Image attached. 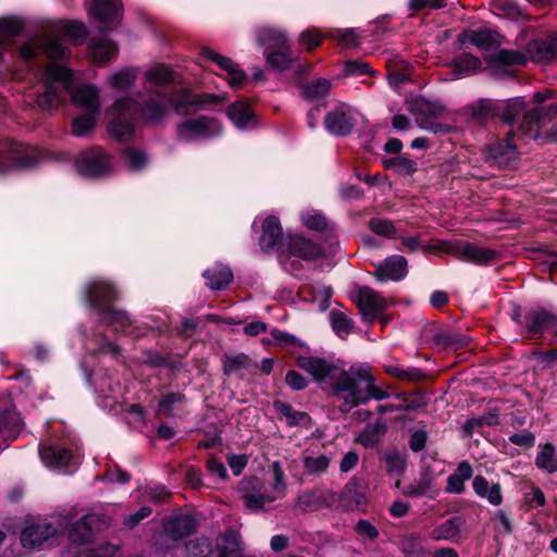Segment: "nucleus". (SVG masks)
Masks as SVG:
<instances>
[{
	"label": "nucleus",
	"instance_id": "obj_42",
	"mask_svg": "<svg viewBox=\"0 0 557 557\" xmlns=\"http://www.w3.org/2000/svg\"><path fill=\"white\" fill-rule=\"evenodd\" d=\"M64 557H120L119 549L110 544L99 547H74V550L69 549Z\"/></svg>",
	"mask_w": 557,
	"mask_h": 557
},
{
	"label": "nucleus",
	"instance_id": "obj_9",
	"mask_svg": "<svg viewBox=\"0 0 557 557\" xmlns=\"http://www.w3.org/2000/svg\"><path fill=\"white\" fill-rule=\"evenodd\" d=\"M77 171L84 176H100L112 169L111 158L100 148L81 153L75 162Z\"/></svg>",
	"mask_w": 557,
	"mask_h": 557
},
{
	"label": "nucleus",
	"instance_id": "obj_53",
	"mask_svg": "<svg viewBox=\"0 0 557 557\" xmlns=\"http://www.w3.org/2000/svg\"><path fill=\"white\" fill-rule=\"evenodd\" d=\"M188 557H207L212 552L211 543L206 537L189 541L186 545Z\"/></svg>",
	"mask_w": 557,
	"mask_h": 557
},
{
	"label": "nucleus",
	"instance_id": "obj_49",
	"mask_svg": "<svg viewBox=\"0 0 557 557\" xmlns=\"http://www.w3.org/2000/svg\"><path fill=\"white\" fill-rule=\"evenodd\" d=\"M146 82L154 86H164L174 79V73L168 66L156 65L145 74Z\"/></svg>",
	"mask_w": 557,
	"mask_h": 557
},
{
	"label": "nucleus",
	"instance_id": "obj_43",
	"mask_svg": "<svg viewBox=\"0 0 557 557\" xmlns=\"http://www.w3.org/2000/svg\"><path fill=\"white\" fill-rule=\"evenodd\" d=\"M333 331L342 338L348 336L354 327L352 320L343 310L333 309L330 314Z\"/></svg>",
	"mask_w": 557,
	"mask_h": 557
},
{
	"label": "nucleus",
	"instance_id": "obj_20",
	"mask_svg": "<svg viewBox=\"0 0 557 557\" xmlns=\"http://www.w3.org/2000/svg\"><path fill=\"white\" fill-rule=\"evenodd\" d=\"M460 41L471 44L483 50H492L500 46V35L490 28L468 29L460 35Z\"/></svg>",
	"mask_w": 557,
	"mask_h": 557
},
{
	"label": "nucleus",
	"instance_id": "obj_35",
	"mask_svg": "<svg viewBox=\"0 0 557 557\" xmlns=\"http://www.w3.org/2000/svg\"><path fill=\"white\" fill-rule=\"evenodd\" d=\"M334 494L330 491H309L298 496L296 505L302 510H317L327 506Z\"/></svg>",
	"mask_w": 557,
	"mask_h": 557
},
{
	"label": "nucleus",
	"instance_id": "obj_11",
	"mask_svg": "<svg viewBox=\"0 0 557 557\" xmlns=\"http://www.w3.org/2000/svg\"><path fill=\"white\" fill-rule=\"evenodd\" d=\"M355 114L356 112L350 106L342 103L326 114L325 127L334 135L346 136L354 128Z\"/></svg>",
	"mask_w": 557,
	"mask_h": 557
},
{
	"label": "nucleus",
	"instance_id": "obj_64",
	"mask_svg": "<svg viewBox=\"0 0 557 557\" xmlns=\"http://www.w3.org/2000/svg\"><path fill=\"white\" fill-rule=\"evenodd\" d=\"M494 528L500 535H508L512 532V527L508 515L504 510H497L493 517Z\"/></svg>",
	"mask_w": 557,
	"mask_h": 557
},
{
	"label": "nucleus",
	"instance_id": "obj_23",
	"mask_svg": "<svg viewBox=\"0 0 557 557\" xmlns=\"http://www.w3.org/2000/svg\"><path fill=\"white\" fill-rule=\"evenodd\" d=\"M101 524L102 521L99 515H86L72 525L69 537L75 544L88 542L94 532L100 530Z\"/></svg>",
	"mask_w": 557,
	"mask_h": 557
},
{
	"label": "nucleus",
	"instance_id": "obj_46",
	"mask_svg": "<svg viewBox=\"0 0 557 557\" xmlns=\"http://www.w3.org/2000/svg\"><path fill=\"white\" fill-rule=\"evenodd\" d=\"M332 88L331 81L317 78L302 86V96L308 100H315L325 97Z\"/></svg>",
	"mask_w": 557,
	"mask_h": 557
},
{
	"label": "nucleus",
	"instance_id": "obj_4",
	"mask_svg": "<svg viewBox=\"0 0 557 557\" xmlns=\"http://www.w3.org/2000/svg\"><path fill=\"white\" fill-rule=\"evenodd\" d=\"M88 304L104 313L103 320L113 326L114 331H124L129 325V319L122 311L112 310L111 302L116 296L114 287L106 281H94L85 290Z\"/></svg>",
	"mask_w": 557,
	"mask_h": 557
},
{
	"label": "nucleus",
	"instance_id": "obj_32",
	"mask_svg": "<svg viewBox=\"0 0 557 557\" xmlns=\"http://www.w3.org/2000/svg\"><path fill=\"white\" fill-rule=\"evenodd\" d=\"M437 110L432 108L429 103H422L419 111L416 114V122L418 126L428 132L436 133H448L450 127L443 125L435 120Z\"/></svg>",
	"mask_w": 557,
	"mask_h": 557
},
{
	"label": "nucleus",
	"instance_id": "obj_36",
	"mask_svg": "<svg viewBox=\"0 0 557 557\" xmlns=\"http://www.w3.org/2000/svg\"><path fill=\"white\" fill-rule=\"evenodd\" d=\"M473 470L468 461H462L456 471L447 478L445 491L451 494H461L465 491V483L471 479Z\"/></svg>",
	"mask_w": 557,
	"mask_h": 557
},
{
	"label": "nucleus",
	"instance_id": "obj_54",
	"mask_svg": "<svg viewBox=\"0 0 557 557\" xmlns=\"http://www.w3.org/2000/svg\"><path fill=\"white\" fill-rule=\"evenodd\" d=\"M268 64L278 71H284L289 67L292 57L288 53L287 47L278 49L267 54Z\"/></svg>",
	"mask_w": 557,
	"mask_h": 557
},
{
	"label": "nucleus",
	"instance_id": "obj_10",
	"mask_svg": "<svg viewBox=\"0 0 557 557\" xmlns=\"http://www.w3.org/2000/svg\"><path fill=\"white\" fill-rule=\"evenodd\" d=\"M224 101L223 97L203 94L195 95L187 89H183L166 96V104L173 108L175 111L181 112L189 108L202 109L211 103H218Z\"/></svg>",
	"mask_w": 557,
	"mask_h": 557
},
{
	"label": "nucleus",
	"instance_id": "obj_7",
	"mask_svg": "<svg viewBox=\"0 0 557 557\" xmlns=\"http://www.w3.org/2000/svg\"><path fill=\"white\" fill-rule=\"evenodd\" d=\"M177 136L183 141L210 138L222 132L220 122L209 116L186 119L177 124Z\"/></svg>",
	"mask_w": 557,
	"mask_h": 557
},
{
	"label": "nucleus",
	"instance_id": "obj_58",
	"mask_svg": "<svg viewBox=\"0 0 557 557\" xmlns=\"http://www.w3.org/2000/svg\"><path fill=\"white\" fill-rule=\"evenodd\" d=\"M249 359L246 355L240 354L236 356L226 357L223 361V371L225 374H233L242 369L247 368Z\"/></svg>",
	"mask_w": 557,
	"mask_h": 557
},
{
	"label": "nucleus",
	"instance_id": "obj_37",
	"mask_svg": "<svg viewBox=\"0 0 557 557\" xmlns=\"http://www.w3.org/2000/svg\"><path fill=\"white\" fill-rule=\"evenodd\" d=\"M257 41L268 49H285L287 38L286 35L273 27H261L257 30Z\"/></svg>",
	"mask_w": 557,
	"mask_h": 557
},
{
	"label": "nucleus",
	"instance_id": "obj_41",
	"mask_svg": "<svg viewBox=\"0 0 557 557\" xmlns=\"http://www.w3.org/2000/svg\"><path fill=\"white\" fill-rule=\"evenodd\" d=\"M207 280V285L211 289H222L227 286L233 280V273L226 265H216L213 269L207 270L203 273Z\"/></svg>",
	"mask_w": 557,
	"mask_h": 557
},
{
	"label": "nucleus",
	"instance_id": "obj_29",
	"mask_svg": "<svg viewBox=\"0 0 557 557\" xmlns=\"http://www.w3.org/2000/svg\"><path fill=\"white\" fill-rule=\"evenodd\" d=\"M301 461L307 474L320 475L329 470L332 462V455L306 449L301 454Z\"/></svg>",
	"mask_w": 557,
	"mask_h": 557
},
{
	"label": "nucleus",
	"instance_id": "obj_1",
	"mask_svg": "<svg viewBox=\"0 0 557 557\" xmlns=\"http://www.w3.org/2000/svg\"><path fill=\"white\" fill-rule=\"evenodd\" d=\"M297 366L320 383L330 396L341 401L339 410L345 413L370 399L383 400L389 396L375 385V379L366 366L345 370L325 358L313 356L298 357Z\"/></svg>",
	"mask_w": 557,
	"mask_h": 557
},
{
	"label": "nucleus",
	"instance_id": "obj_45",
	"mask_svg": "<svg viewBox=\"0 0 557 557\" xmlns=\"http://www.w3.org/2000/svg\"><path fill=\"white\" fill-rule=\"evenodd\" d=\"M547 111V108H535L528 113H525L522 124L520 125V129L522 134L536 139L540 137L537 123L544 115V111Z\"/></svg>",
	"mask_w": 557,
	"mask_h": 557
},
{
	"label": "nucleus",
	"instance_id": "obj_8",
	"mask_svg": "<svg viewBox=\"0 0 557 557\" xmlns=\"http://www.w3.org/2000/svg\"><path fill=\"white\" fill-rule=\"evenodd\" d=\"M523 108L524 101L522 98H513L508 101L483 99L478 102L472 115L476 120L499 115L506 123H511Z\"/></svg>",
	"mask_w": 557,
	"mask_h": 557
},
{
	"label": "nucleus",
	"instance_id": "obj_31",
	"mask_svg": "<svg viewBox=\"0 0 557 557\" xmlns=\"http://www.w3.org/2000/svg\"><path fill=\"white\" fill-rule=\"evenodd\" d=\"M90 51L94 62L102 65L117 54V46L106 36L96 37L90 44Z\"/></svg>",
	"mask_w": 557,
	"mask_h": 557
},
{
	"label": "nucleus",
	"instance_id": "obj_59",
	"mask_svg": "<svg viewBox=\"0 0 557 557\" xmlns=\"http://www.w3.org/2000/svg\"><path fill=\"white\" fill-rule=\"evenodd\" d=\"M302 224L311 230L320 231L327 226L325 216L317 211H307L301 214Z\"/></svg>",
	"mask_w": 557,
	"mask_h": 557
},
{
	"label": "nucleus",
	"instance_id": "obj_40",
	"mask_svg": "<svg viewBox=\"0 0 557 557\" xmlns=\"http://www.w3.org/2000/svg\"><path fill=\"white\" fill-rule=\"evenodd\" d=\"M490 158L500 166H509L517 159L516 146L508 138L506 143L494 145L488 150Z\"/></svg>",
	"mask_w": 557,
	"mask_h": 557
},
{
	"label": "nucleus",
	"instance_id": "obj_6",
	"mask_svg": "<svg viewBox=\"0 0 557 557\" xmlns=\"http://www.w3.org/2000/svg\"><path fill=\"white\" fill-rule=\"evenodd\" d=\"M136 100L125 97L116 100L111 108L113 120L109 123L108 129L119 140H126L133 134L131 119L137 116Z\"/></svg>",
	"mask_w": 557,
	"mask_h": 557
},
{
	"label": "nucleus",
	"instance_id": "obj_24",
	"mask_svg": "<svg viewBox=\"0 0 557 557\" xmlns=\"http://www.w3.org/2000/svg\"><path fill=\"white\" fill-rule=\"evenodd\" d=\"M75 107L85 110L86 113L99 114V90L92 85H83L75 89L71 96Z\"/></svg>",
	"mask_w": 557,
	"mask_h": 557
},
{
	"label": "nucleus",
	"instance_id": "obj_55",
	"mask_svg": "<svg viewBox=\"0 0 557 557\" xmlns=\"http://www.w3.org/2000/svg\"><path fill=\"white\" fill-rule=\"evenodd\" d=\"M385 371L389 375L403 381H418L423 377V372L417 368L403 369L397 366H387Z\"/></svg>",
	"mask_w": 557,
	"mask_h": 557
},
{
	"label": "nucleus",
	"instance_id": "obj_34",
	"mask_svg": "<svg viewBox=\"0 0 557 557\" xmlns=\"http://www.w3.org/2000/svg\"><path fill=\"white\" fill-rule=\"evenodd\" d=\"M39 455L42 462L49 468L65 467L72 458L70 450L53 445H41Z\"/></svg>",
	"mask_w": 557,
	"mask_h": 557
},
{
	"label": "nucleus",
	"instance_id": "obj_15",
	"mask_svg": "<svg viewBox=\"0 0 557 557\" xmlns=\"http://www.w3.org/2000/svg\"><path fill=\"white\" fill-rule=\"evenodd\" d=\"M89 13L107 28L116 26L122 17L120 0H94Z\"/></svg>",
	"mask_w": 557,
	"mask_h": 557
},
{
	"label": "nucleus",
	"instance_id": "obj_3",
	"mask_svg": "<svg viewBox=\"0 0 557 557\" xmlns=\"http://www.w3.org/2000/svg\"><path fill=\"white\" fill-rule=\"evenodd\" d=\"M273 482L248 478L240 482L245 506L252 511L265 509L268 505L285 496L284 472L278 463L273 465Z\"/></svg>",
	"mask_w": 557,
	"mask_h": 557
},
{
	"label": "nucleus",
	"instance_id": "obj_21",
	"mask_svg": "<svg viewBox=\"0 0 557 557\" xmlns=\"http://www.w3.org/2000/svg\"><path fill=\"white\" fill-rule=\"evenodd\" d=\"M554 314L545 310L529 312L522 322L530 337H541L552 332Z\"/></svg>",
	"mask_w": 557,
	"mask_h": 557
},
{
	"label": "nucleus",
	"instance_id": "obj_62",
	"mask_svg": "<svg viewBox=\"0 0 557 557\" xmlns=\"http://www.w3.org/2000/svg\"><path fill=\"white\" fill-rule=\"evenodd\" d=\"M446 5V0H408L407 7L410 11L438 10Z\"/></svg>",
	"mask_w": 557,
	"mask_h": 557
},
{
	"label": "nucleus",
	"instance_id": "obj_13",
	"mask_svg": "<svg viewBox=\"0 0 557 557\" xmlns=\"http://www.w3.org/2000/svg\"><path fill=\"white\" fill-rule=\"evenodd\" d=\"M357 306L366 320L373 321L386 309L388 302L374 289L363 286L358 289Z\"/></svg>",
	"mask_w": 557,
	"mask_h": 557
},
{
	"label": "nucleus",
	"instance_id": "obj_28",
	"mask_svg": "<svg viewBox=\"0 0 557 557\" xmlns=\"http://www.w3.org/2000/svg\"><path fill=\"white\" fill-rule=\"evenodd\" d=\"M283 231L280 220L276 216L270 215L262 223V234L259 239L261 249L265 252L273 250L282 240Z\"/></svg>",
	"mask_w": 557,
	"mask_h": 557
},
{
	"label": "nucleus",
	"instance_id": "obj_26",
	"mask_svg": "<svg viewBox=\"0 0 557 557\" xmlns=\"http://www.w3.org/2000/svg\"><path fill=\"white\" fill-rule=\"evenodd\" d=\"M195 520L186 515L169 519L164 523L163 536L173 541H178L196 531Z\"/></svg>",
	"mask_w": 557,
	"mask_h": 557
},
{
	"label": "nucleus",
	"instance_id": "obj_33",
	"mask_svg": "<svg viewBox=\"0 0 557 557\" xmlns=\"http://www.w3.org/2000/svg\"><path fill=\"white\" fill-rule=\"evenodd\" d=\"M54 530L48 524H32L25 528L21 534V542L24 547L35 548L44 544Z\"/></svg>",
	"mask_w": 557,
	"mask_h": 557
},
{
	"label": "nucleus",
	"instance_id": "obj_60",
	"mask_svg": "<svg viewBox=\"0 0 557 557\" xmlns=\"http://www.w3.org/2000/svg\"><path fill=\"white\" fill-rule=\"evenodd\" d=\"M23 28V22L16 16L0 18V36L10 37L17 35Z\"/></svg>",
	"mask_w": 557,
	"mask_h": 557
},
{
	"label": "nucleus",
	"instance_id": "obj_63",
	"mask_svg": "<svg viewBox=\"0 0 557 557\" xmlns=\"http://www.w3.org/2000/svg\"><path fill=\"white\" fill-rule=\"evenodd\" d=\"M271 335L275 343L283 348L304 346V343L300 339L289 333L274 330L271 332Z\"/></svg>",
	"mask_w": 557,
	"mask_h": 557
},
{
	"label": "nucleus",
	"instance_id": "obj_39",
	"mask_svg": "<svg viewBox=\"0 0 557 557\" xmlns=\"http://www.w3.org/2000/svg\"><path fill=\"white\" fill-rule=\"evenodd\" d=\"M274 407L286 419L289 426L309 428L311 425V419L308 413L295 410L289 404L276 401Z\"/></svg>",
	"mask_w": 557,
	"mask_h": 557
},
{
	"label": "nucleus",
	"instance_id": "obj_2",
	"mask_svg": "<svg viewBox=\"0 0 557 557\" xmlns=\"http://www.w3.org/2000/svg\"><path fill=\"white\" fill-rule=\"evenodd\" d=\"M86 34L85 25L77 21L49 22L40 34L18 47V55L25 62L33 60L39 52L51 60H63L66 58L67 50L60 42L59 37L79 40L85 38Z\"/></svg>",
	"mask_w": 557,
	"mask_h": 557
},
{
	"label": "nucleus",
	"instance_id": "obj_61",
	"mask_svg": "<svg viewBox=\"0 0 557 557\" xmlns=\"http://www.w3.org/2000/svg\"><path fill=\"white\" fill-rule=\"evenodd\" d=\"M124 159L132 171H139L147 164L146 154L136 149L125 150Z\"/></svg>",
	"mask_w": 557,
	"mask_h": 557
},
{
	"label": "nucleus",
	"instance_id": "obj_27",
	"mask_svg": "<svg viewBox=\"0 0 557 557\" xmlns=\"http://www.w3.org/2000/svg\"><path fill=\"white\" fill-rule=\"evenodd\" d=\"M35 164V158L22 149L18 144L10 146L8 151L0 156V172L5 169L29 168Z\"/></svg>",
	"mask_w": 557,
	"mask_h": 557
},
{
	"label": "nucleus",
	"instance_id": "obj_5",
	"mask_svg": "<svg viewBox=\"0 0 557 557\" xmlns=\"http://www.w3.org/2000/svg\"><path fill=\"white\" fill-rule=\"evenodd\" d=\"M72 73L58 64H50L45 73V92L37 98V104L42 110L54 109L61 104L63 94L72 85Z\"/></svg>",
	"mask_w": 557,
	"mask_h": 557
},
{
	"label": "nucleus",
	"instance_id": "obj_47",
	"mask_svg": "<svg viewBox=\"0 0 557 557\" xmlns=\"http://www.w3.org/2000/svg\"><path fill=\"white\" fill-rule=\"evenodd\" d=\"M386 471L391 475H401L406 469V456L398 450H388L383 455Z\"/></svg>",
	"mask_w": 557,
	"mask_h": 557
},
{
	"label": "nucleus",
	"instance_id": "obj_52",
	"mask_svg": "<svg viewBox=\"0 0 557 557\" xmlns=\"http://www.w3.org/2000/svg\"><path fill=\"white\" fill-rule=\"evenodd\" d=\"M460 532L459 522L456 519H450L435 528L432 536L435 540H450L456 537Z\"/></svg>",
	"mask_w": 557,
	"mask_h": 557
},
{
	"label": "nucleus",
	"instance_id": "obj_18",
	"mask_svg": "<svg viewBox=\"0 0 557 557\" xmlns=\"http://www.w3.org/2000/svg\"><path fill=\"white\" fill-rule=\"evenodd\" d=\"M451 253L461 260L476 264H487L496 259L495 250L470 243L456 244Z\"/></svg>",
	"mask_w": 557,
	"mask_h": 557
},
{
	"label": "nucleus",
	"instance_id": "obj_44",
	"mask_svg": "<svg viewBox=\"0 0 557 557\" xmlns=\"http://www.w3.org/2000/svg\"><path fill=\"white\" fill-rule=\"evenodd\" d=\"M537 468L547 471L548 473L557 472V455L555 447L547 443L540 446V451L535 459Z\"/></svg>",
	"mask_w": 557,
	"mask_h": 557
},
{
	"label": "nucleus",
	"instance_id": "obj_19",
	"mask_svg": "<svg viewBox=\"0 0 557 557\" xmlns=\"http://www.w3.org/2000/svg\"><path fill=\"white\" fill-rule=\"evenodd\" d=\"M201 55L213 61L220 69L226 72V79L231 87L238 88L246 79L245 73L227 57L222 55L210 48H202Z\"/></svg>",
	"mask_w": 557,
	"mask_h": 557
},
{
	"label": "nucleus",
	"instance_id": "obj_48",
	"mask_svg": "<svg viewBox=\"0 0 557 557\" xmlns=\"http://www.w3.org/2000/svg\"><path fill=\"white\" fill-rule=\"evenodd\" d=\"M453 66L458 76H466L475 73L481 66V61L479 58L466 53L456 58Z\"/></svg>",
	"mask_w": 557,
	"mask_h": 557
},
{
	"label": "nucleus",
	"instance_id": "obj_38",
	"mask_svg": "<svg viewBox=\"0 0 557 557\" xmlns=\"http://www.w3.org/2000/svg\"><path fill=\"white\" fill-rule=\"evenodd\" d=\"M226 114L238 128H246L253 125L252 113L245 101H237L231 104L226 110Z\"/></svg>",
	"mask_w": 557,
	"mask_h": 557
},
{
	"label": "nucleus",
	"instance_id": "obj_50",
	"mask_svg": "<svg viewBox=\"0 0 557 557\" xmlns=\"http://www.w3.org/2000/svg\"><path fill=\"white\" fill-rule=\"evenodd\" d=\"M138 71L136 69H124L113 73L109 77V84L115 89H125L132 86L137 78Z\"/></svg>",
	"mask_w": 557,
	"mask_h": 557
},
{
	"label": "nucleus",
	"instance_id": "obj_30",
	"mask_svg": "<svg viewBox=\"0 0 557 557\" xmlns=\"http://www.w3.org/2000/svg\"><path fill=\"white\" fill-rule=\"evenodd\" d=\"M474 493L483 499H486L493 506H499L503 503V492L498 483H491L484 476L476 475L472 480Z\"/></svg>",
	"mask_w": 557,
	"mask_h": 557
},
{
	"label": "nucleus",
	"instance_id": "obj_22",
	"mask_svg": "<svg viewBox=\"0 0 557 557\" xmlns=\"http://www.w3.org/2000/svg\"><path fill=\"white\" fill-rule=\"evenodd\" d=\"M136 104L138 108L137 115L141 114L143 119L148 123H158L169 113L166 96L162 94L150 96L141 107H139L137 101Z\"/></svg>",
	"mask_w": 557,
	"mask_h": 557
},
{
	"label": "nucleus",
	"instance_id": "obj_14",
	"mask_svg": "<svg viewBox=\"0 0 557 557\" xmlns=\"http://www.w3.org/2000/svg\"><path fill=\"white\" fill-rule=\"evenodd\" d=\"M288 253L281 252V262L287 264L293 257L302 260H315L322 255V249L314 243L299 236L294 235L288 239Z\"/></svg>",
	"mask_w": 557,
	"mask_h": 557
},
{
	"label": "nucleus",
	"instance_id": "obj_25",
	"mask_svg": "<svg viewBox=\"0 0 557 557\" xmlns=\"http://www.w3.org/2000/svg\"><path fill=\"white\" fill-rule=\"evenodd\" d=\"M339 502L346 510H356L366 506V492L360 480L354 476L347 482L339 496Z\"/></svg>",
	"mask_w": 557,
	"mask_h": 557
},
{
	"label": "nucleus",
	"instance_id": "obj_51",
	"mask_svg": "<svg viewBox=\"0 0 557 557\" xmlns=\"http://www.w3.org/2000/svg\"><path fill=\"white\" fill-rule=\"evenodd\" d=\"M98 114L86 113L73 120L72 123V133L75 136H85L87 135L96 125Z\"/></svg>",
	"mask_w": 557,
	"mask_h": 557
},
{
	"label": "nucleus",
	"instance_id": "obj_56",
	"mask_svg": "<svg viewBox=\"0 0 557 557\" xmlns=\"http://www.w3.org/2000/svg\"><path fill=\"white\" fill-rule=\"evenodd\" d=\"M495 58L498 62L507 65H524L530 61L527 52L522 53L513 50H500Z\"/></svg>",
	"mask_w": 557,
	"mask_h": 557
},
{
	"label": "nucleus",
	"instance_id": "obj_12",
	"mask_svg": "<svg viewBox=\"0 0 557 557\" xmlns=\"http://www.w3.org/2000/svg\"><path fill=\"white\" fill-rule=\"evenodd\" d=\"M530 61L547 64L557 59V30L545 38L534 39L527 45Z\"/></svg>",
	"mask_w": 557,
	"mask_h": 557
},
{
	"label": "nucleus",
	"instance_id": "obj_16",
	"mask_svg": "<svg viewBox=\"0 0 557 557\" xmlns=\"http://www.w3.org/2000/svg\"><path fill=\"white\" fill-rule=\"evenodd\" d=\"M403 494L411 498L434 499L440 494L434 473L430 469H424L417 479L403 488Z\"/></svg>",
	"mask_w": 557,
	"mask_h": 557
},
{
	"label": "nucleus",
	"instance_id": "obj_57",
	"mask_svg": "<svg viewBox=\"0 0 557 557\" xmlns=\"http://www.w3.org/2000/svg\"><path fill=\"white\" fill-rule=\"evenodd\" d=\"M369 227L373 233L385 237H393L396 234V227L393 222L386 219H371Z\"/></svg>",
	"mask_w": 557,
	"mask_h": 557
},
{
	"label": "nucleus",
	"instance_id": "obj_17",
	"mask_svg": "<svg viewBox=\"0 0 557 557\" xmlns=\"http://www.w3.org/2000/svg\"><path fill=\"white\" fill-rule=\"evenodd\" d=\"M407 268L406 258L394 255L375 265L374 276L380 282L400 281L407 275Z\"/></svg>",
	"mask_w": 557,
	"mask_h": 557
}]
</instances>
